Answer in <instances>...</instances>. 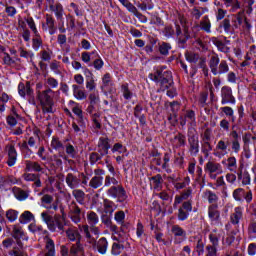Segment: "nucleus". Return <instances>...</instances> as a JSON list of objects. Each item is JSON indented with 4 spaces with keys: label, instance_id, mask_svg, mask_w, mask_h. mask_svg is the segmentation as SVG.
Returning <instances> with one entry per match:
<instances>
[{
    "label": "nucleus",
    "instance_id": "obj_64",
    "mask_svg": "<svg viewBox=\"0 0 256 256\" xmlns=\"http://www.w3.org/2000/svg\"><path fill=\"white\" fill-rule=\"evenodd\" d=\"M206 256H218L217 248L213 246H206Z\"/></svg>",
    "mask_w": 256,
    "mask_h": 256
},
{
    "label": "nucleus",
    "instance_id": "obj_46",
    "mask_svg": "<svg viewBox=\"0 0 256 256\" xmlns=\"http://www.w3.org/2000/svg\"><path fill=\"white\" fill-rule=\"evenodd\" d=\"M91 105H99L101 99L99 98V91H93L88 97Z\"/></svg>",
    "mask_w": 256,
    "mask_h": 256
},
{
    "label": "nucleus",
    "instance_id": "obj_28",
    "mask_svg": "<svg viewBox=\"0 0 256 256\" xmlns=\"http://www.w3.org/2000/svg\"><path fill=\"white\" fill-rule=\"evenodd\" d=\"M136 7L141 11H151L155 8L153 0H140L136 3Z\"/></svg>",
    "mask_w": 256,
    "mask_h": 256
},
{
    "label": "nucleus",
    "instance_id": "obj_36",
    "mask_svg": "<svg viewBox=\"0 0 256 256\" xmlns=\"http://www.w3.org/2000/svg\"><path fill=\"white\" fill-rule=\"evenodd\" d=\"M200 29L205 31V33H211V20H209V16H204L200 21Z\"/></svg>",
    "mask_w": 256,
    "mask_h": 256
},
{
    "label": "nucleus",
    "instance_id": "obj_39",
    "mask_svg": "<svg viewBox=\"0 0 256 256\" xmlns=\"http://www.w3.org/2000/svg\"><path fill=\"white\" fill-rule=\"evenodd\" d=\"M26 169L28 171H36L37 173H40V171H43V167H41V164L38 162H26Z\"/></svg>",
    "mask_w": 256,
    "mask_h": 256
},
{
    "label": "nucleus",
    "instance_id": "obj_41",
    "mask_svg": "<svg viewBox=\"0 0 256 256\" xmlns=\"http://www.w3.org/2000/svg\"><path fill=\"white\" fill-rule=\"evenodd\" d=\"M46 25L49 29L50 35L55 33V19L50 14H46Z\"/></svg>",
    "mask_w": 256,
    "mask_h": 256
},
{
    "label": "nucleus",
    "instance_id": "obj_52",
    "mask_svg": "<svg viewBox=\"0 0 256 256\" xmlns=\"http://www.w3.org/2000/svg\"><path fill=\"white\" fill-rule=\"evenodd\" d=\"M73 197H75L76 201H78V203H83V200L85 199V192H83L82 190L79 189H75L72 192Z\"/></svg>",
    "mask_w": 256,
    "mask_h": 256
},
{
    "label": "nucleus",
    "instance_id": "obj_18",
    "mask_svg": "<svg viewBox=\"0 0 256 256\" xmlns=\"http://www.w3.org/2000/svg\"><path fill=\"white\" fill-rule=\"evenodd\" d=\"M175 27L178 43H180V45H185V43H187V39H189V33L187 32V29L184 28V32L181 31V26H179V22L175 23Z\"/></svg>",
    "mask_w": 256,
    "mask_h": 256
},
{
    "label": "nucleus",
    "instance_id": "obj_50",
    "mask_svg": "<svg viewBox=\"0 0 256 256\" xmlns=\"http://www.w3.org/2000/svg\"><path fill=\"white\" fill-rule=\"evenodd\" d=\"M221 27H223L225 33H233V26L231 25V20H229V18H225L221 22Z\"/></svg>",
    "mask_w": 256,
    "mask_h": 256
},
{
    "label": "nucleus",
    "instance_id": "obj_59",
    "mask_svg": "<svg viewBox=\"0 0 256 256\" xmlns=\"http://www.w3.org/2000/svg\"><path fill=\"white\" fill-rule=\"evenodd\" d=\"M174 143H176L177 147H182L185 145V135L179 133L174 137Z\"/></svg>",
    "mask_w": 256,
    "mask_h": 256
},
{
    "label": "nucleus",
    "instance_id": "obj_3",
    "mask_svg": "<svg viewBox=\"0 0 256 256\" xmlns=\"http://www.w3.org/2000/svg\"><path fill=\"white\" fill-rule=\"evenodd\" d=\"M87 223L88 225L82 226V231L87 239V242L93 245V243H95V238L91 236V233H93V235H99L100 233L99 227H97V224L99 223V215L93 211L88 212Z\"/></svg>",
    "mask_w": 256,
    "mask_h": 256
},
{
    "label": "nucleus",
    "instance_id": "obj_51",
    "mask_svg": "<svg viewBox=\"0 0 256 256\" xmlns=\"http://www.w3.org/2000/svg\"><path fill=\"white\" fill-rule=\"evenodd\" d=\"M159 51L161 55H169V51H171V44L167 42H162L159 46Z\"/></svg>",
    "mask_w": 256,
    "mask_h": 256
},
{
    "label": "nucleus",
    "instance_id": "obj_49",
    "mask_svg": "<svg viewBox=\"0 0 256 256\" xmlns=\"http://www.w3.org/2000/svg\"><path fill=\"white\" fill-rule=\"evenodd\" d=\"M43 45V39H41V34L38 33V36H34L32 39V47L34 51H37Z\"/></svg>",
    "mask_w": 256,
    "mask_h": 256
},
{
    "label": "nucleus",
    "instance_id": "obj_26",
    "mask_svg": "<svg viewBox=\"0 0 256 256\" xmlns=\"http://www.w3.org/2000/svg\"><path fill=\"white\" fill-rule=\"evenodd\" d=\"M17 163V150L15 149V146L10 145L8 147V161L7 165L9 167H13Z\"/></svg>",
    "mask_w": 256,
    "mask_h": 256
},
{
    "label": "nucleus",
    "instance_id": "obj_58",
    "mask_svg": "<svg viewBox=\"0 0 256 256\" xmlns=\"http://www.w3.org/2000/svg\"><path fill=\"white\" fill-rule=\"evenodd\" d=\"M102 89L103 87H110V85H113V80L111 78V74L106 73L103 77H102Z\"/></svg>",
    "mask_w": 256,
    "mask_h": 256
},
{
    "label": "nucleus",
    "instance_id": "obj_31",
    "mask_svg": "<svg viewBox=\"0 0 256 256\" xmlns=\"http://www.w3.org/2000/svg\"><path fill=\"white\" fill-rule=\"evenodd\" d=\"M109 247V242H107V238L102 237L100 238L96 243V248L98 250V253L101 255H105L107 253V249Z\"/></svg>",
    "mask_w": 256,
    "mask_h": 256
},
{
    "label": "nucleus",
    "instance_id": "obj_27",
    "mask_svg": "<svg viewBox=\"0 0 256 256\" xmlns=\"http://www.w3.org/2000/svg\"><path fill=\"white\" fill-rule=\"evenodd\" d=\"M66 237L69 241H76V243L81 242V234L79 233V230L75 228H69L66 230Z\"/></svg>",
    "mask_w": 256,
    "mask_h": 256
},
{
    "label": "nucleus",
    "instance_id": "obj_6",
    "mask_svg": "<svg viewBox=\"0 0 256 256\" xmlns=\"http://www.w3.org/2000/svg\"><path fill=\"white\" fill-rule=\"evenodd\" d=\"M51 93H53L51 88L38 92V99L42 105L44 113H53V98H51Z\"/></svg>",
    "mask_w": 256,
    "mask_h": 256
},
{
    "label": "nucleus",
    "instance_id": "obj_45",
    "mask_svg": "<svg viewBox=\"0 0 256 256\" xmlns=\"http://www.w3.org/2000/svg\"><path fill=\"white\" fill-rule=\"evenodd\" d=\"M91 55H94V57H99V54L97 51L92 52H82L81 53V59L84 63H90L91 62Z\"/></svg>",
    "mask_w": 256,
    "mask_h": 256
},
{
    "label": "nucleus",
    "instance_id": "obj_20",
    "mask_svg": "<svg viewBox=\"0 0 256 256\" xmlns=\"http://www.w3.org/2000/svg\"><path fill=\"white\" fill-rule=\"evenodd\" d=\"M221 163L231 173H235V171H237V158H235L234 156H230L227 159H223Z\"/></svg>",
    "mask_w": 256,
    "mask_h": 256
},
{
    "label": "nucleus",
    "instance_id": "obj_43",
    "mask_svg": "<svg viewBox=\"0 0 256 256\" xmlns=\"http://www.w3.org/2000/svg\"><path fill=\"white\" fill-rule=\"evenodd\" d=\"M18 217H19V212L17 210L9 209L6 211V219L10 223H14V221H17Z\"/></svg>",
    "mask_w": 256,
    "mask_h": 256
},
{
    "label": "nucleus",
    "instance_id": "obj_15",
    "mask_svg": "<svg viewBox=\"0 0 256 256\" xmlns=\"http://www.w3.org/2000/svg\"><path fill=\"white\" fill-rule=\"evenodd\" d=\"M208 217L212 223L221 221V212H219V204H212L208 207Z\"/></svg>",
    "mask_w": 256,
    "mask_h": 256
},
{
    "label": "nucleus",
    "instance_id": "obj_62",
    "mask_svg": "<svg viewBox=\"0 0 256 256\" xmlns=\"http://www.w3.org/2000/svg\"><path fill=\"white\" fill-rule=\"evenodd\" d=\"M189 218V212L183 210L182 208L178 209V219L179 221H186Z\"/></svg>",
    "mask_w": 256,
    "mask_h": 256
},
{
    "label": "nucleus",
    "instance_id": "obj_13",
    "mask_svg": "<svg viewBox=\"0 0 256 256\" xmlns=\"http://www.w3.org/2000/svg\"><path fill=\"white\" fill-rule=\"evenodd\" d=\"M41 202L43 204V207L48 210L57 211L59 209V200H56L53 202V196L46 194L42 196Z\"/></svg>",
    "mask_w": 256,
    "mask_h": 256
},
{
    "label": "nucleus",
    "instance_id": "obj_10",
    "mask_svg": "<svg viewBox=\"0 0 256 256\" xmlns=\"http://www.w3.org/2000/svg\"><path fill=\"white\" fill-rule=\"evenodd\" d=\"M238 181H241L242 185H251V174L245 168V164L241 163L237 170Z\"/></svg>",
    "mask_w": 256,
    "mask_h": 256
},
{
    "label": "nucleus",
    "instance_id": "obj_11",
    "mask_svg": "<svg viewBox=\"0 0 256 256\" xmlns=\"http://www.w3.org/2000/svg\"><path fill=\"white\" fill-rule=\"evenodd\" d=\"M188 143L191 155H197L199 153V136L193 130L188 132Z\"/></svg>",
    "mask_w": 256,
    "mask_h": 256
},
{
    "label": "nucleus",
    "instance_id": "obj_17",
    "mask_svg": "<svg viewBox=\"0 0 256 256\" xmlns=\"http://www.w3.org/2000/svg\"><path fill=\"white\" fill-rule=\"evenodd\" d=\"M84 75L86 76V89H88V91H95L97 84L95 83L93 72H91L89 68H84Z\"/></svg>",
    "mask_w": 256,
    "mask_h": 256
},
{
    "label": "nucleus",
    "instance_id": "obj_4",
    "mask_svg": "<svg viewBox=\"0 0 256 256\" xmlns=\"http://www.w3.org/2000/svg\"><path fill=\"white\" fill-rule=\"evenodd\" d=\"M220 62V63H219ZM209 67L211 73L214 75H225V73H229V64L227 61H220L219 55L212 54L209 60Z\"/></svg>",
    "mask_w": 256,
    "mask_h": 256
},
{
    "label": "nucleus",
    "instance_id": "obj_25",
    "mask_svg": "<svg viewBox=\"0 0 256 256\" xmlns=\"http://www.w3.org/2000/svg\"><path fill=\"white\" fill-rule=\"evenodd\" d=\"M110 145H109V140L107 138H100L99 143H98V151L101 155V157H103L104 155H107V153H109V149H110Z\"/></svg>",
    "mask_w": 256,
    "mask_h": 256
},
{
    "label": "nucleus",
    "instance_id": "obj_56",
    "mask_svg": "<svg viewBox=\"0 0 256 256\" xmlns=\"http://www.w3.org/2000/svg\"><path fill=\"white\" fill-rule=\"evenodd\" d=\"M46 85H48L50 89H57L59 87V81L53 77H48L46 79Z\"/></svg>",
    "mask_w": 256,
    "mask_h": 256
},
{
    "label": "nucleus",
    "instance_id": "obj_1",
    "mask_svg": "<svg viewBox=\"0 0 256 256\" xmlns=\"http://www.w3.org/2000/svg\"><path fill=\"white\" fill-rule=\"evenodd\" d=\"M65 208L60 206V214H55L54 217L49 214V212H42L41 213V219L46 223L49 231H52L55 233V231H63L65 229V225H67V222L65 220Z\"/></svg>",
    "mask_w": 256,
    "mask_h": 256
},
{
    "label": "nucleus",
    "instance_id": "obj_23",
    "mask_svg": "<svg viewBox=\"0 0 256 256\" xmlns=\"http://www.w3.org/2000/svg\"><path fill=\"white\" fill-rule=\"evenodd\" d=\"M243 219V207L234 208V212L230 216L232 225H239V222Z\"/></svg>",
    "mask_w": 256,
    "mask_h": 256
},
{
    "label": "nucleus",
    "instance_id": "obj_16",
    "mask_svg": "<svg viewBox=\"0 0 256 256\" xmlns=\"http://www.w3.org/2000/svg\"><path fill=\"white\" fill-rule=\"evenodd\" d=\"M230 137H232L231 149L233 153H239L241 151V136L237 133V130H233Z\"/></svg>",
    "mask_w": 256,
    "mask_h": 256
},
{
    "label": "nucleus",
    "instance_id": "obj_35",
    "mask_svg": "<svg viewBox=\"0 0 256 256\" xmlns=\"http://www.w3.org/2000/svg\"><path fill=\"white\" fill-rule=\"evenodd\" d=\"M12 236L16 241H19V239H23L25 237V232H23V228L19 225H14L12 229Z\"/></svg>",
    "mask_w": 256,
    "mask_h": 256
},
{
    "label": "nucleus",
    "instance_id": "obj_53",
    "mask_svg": "<svg viewBox=\"0 0 256 256\" xmlns=\"http://www.w3.org/2000/svg\"><path fill=\"white\" fill-rule=\"evenodd\" d=\"M245 195V189L238 188L233 191V198L235 201H243V196Z\"/></svg>",
    "mask_w": 256,
    "mask_h": 256
},
{
    "label": "nucleus",
    "instance_id": "obj_57",
    "mask_svg": "<svg viewBox=\"0 0 256 256\" xmlns=\"http://www.w3.org/2000/svg\"><path fill=\"white\" fill-rule=\"evenodd\" d=\"M70 105H75V107L72 108V112L74 113V115H76L78 118L83 117V110H81L77 102L70 101Z\"/></svg>",
    "mask_w": 256,
    "mask_h": 256
},
{
    "label": "nucleus",
    "instance_id": "obj_14",
    "mask_svg": "<svg viewBox=\"0 0 256 256\" xmlns=\"http://www.w3.org/2000/svg\"><path fill=\"white\" fill-rule=\"evenodd\" d=\"M97 176H93L89 182V187L92 189H99L103 185L104 178L102 175H105V170H96L95 171Z\"/></svg>",
    "mask_w": 256,
    "mask_h": 256
},
{
    "label": "nucleus",
    "instance_id": "obj_8",
    "mask_svg": "<svg viewBox=\"0 0 256 256\" xmlns=\"http://www.w3.org/2000/svg\"><path fill=\"white\" fill-rule=\"evenodd\" d=\"M81 179H85V174L68 173L65 177L66 185L69 189H78L81 185Z\"/></svg>",
    "mask_w": 256,
    "mask_h": 256
},
{
    "label": "nucleus",
    "instance_id": "obj_19",
    "mask_svg": "<svg viewBox=\"0 0 256 256\" xmlns=\"http://www.w3.org/2000/svg\"><path fill=\"white\" fill-rule=\"evenodd\" d=\"M202 199L205 201H208L210 205H218L219 202V196L211 190H206L202 194Z\"/></svg>",
    "mask_w": 256,
    "mask_h": 256
},
{
    "label": "nucleus",
    "instance_id": "obj_21",
    "mask_svg": "<svg viewBox=\"0 0 256 256\" xmlns=\"http://www.w3.org/2000/svg\"><path fill=\"white\" fill-rule=\"evenodd\" d=\"M205 169L210 174L217 173V175H221V173H223V167L219 163L213 161L207 162Z\"/></svg>",
    "mask_w": 256,
    "mask_h": 256
},
{
    "label": "nucleus",
    "instance_id": "obj_32",
    "mask_svg": "<svg viewBox=\"0 0 256 256\" xmlns=\"http://www.w3.org/2000/svg\"><path fill=\"white\" fill-rule=\"evenodd\" d=\"M2 61L4 65H8L10 67H15L17 63H21L20 58H16L15 60H13V58H11V56L5 52L2 54Z\"/></svg>",
    "mask_w": 256,
    "mask_h": 256
},
{
    "label": "nucleus",
    "instance_id": "obj_48",
    "mask_svg": "<svg viewBox=\"0 0 256 256\" xmlns=\"http://www.w3.org/2000/svg\"><path fill=\"white\" fill-rule=\"evenodd\" d=\"M26 23L29 29H31L32 33L34 34V37H39V30H37V26L35 25V20H33V18H28L26 20Z\"/></svg>",
    "mask_w": 256,
    "mask_h": 256
},
{
    "label": "nucleus",
    "instance_id": "obj_9",
    "mask_svg": "<svg viewBox=\"0 0 256 256\" xmlns=\"http://www.w3.org/2000/svg\"><path fill=\"white\" fill-rule=\"evenodd\" d=\"M228 149H229V140L221 139L216 144L213 155L218 159H223V157H225V155L229 153Z\"/></svg>",
    "mask_w": 256,
    "mask_h": 256
},
{
    "label": "nucleus",
    "instance_id": "obj_63",
    "mask_svg": "<svg viewBox=\"0 0 256 256\" xmlns=\"http://www.w3.org/2000/svg\"><path fill=\"white\" fill-rule=\"evenodd\" d=\"M66 153L72 159L75 157V155H77V151L75 150V147L71 144L66 145Z\"/></svg>",
    "mask_w": 256,
    "mask_h": 256
},
{
    "label": "nucleus",
    "instance_id": "obj_37",
    "mask_svg": "<svg viewBox=\"0 0 256 256\" xmlns=\"http://www.w3.org/2000/svg\"><path fill=\"white\" fill-rule=\"evenodd\" d=\"M125 246L119 242H114L111 247V255L118 256L123 253Z\"/></svg>",
    "mask_w": 256,
    "mask_h": 256
},
{
    "label": "nucleus",
    "instance_id": "obj_29",
    "mask_svg": "<svg viewBox=\"0 0 256 256\" xmlns=\"http://www.w3.org/2000/svg\"><path fill=\"white\" fill-rule=\"evenodd\" d=\"M73 96L78 101H83V99H87V94H85V90L79 87L77 84L72 85Z\"/></svg>",
    "mask_w": 256,
    "mask_h": 256
},
{
    "label": "nucleus",
    "instance_id": "obj_2",
    "mask_svg": "<svg viewBox=\"0 0 256 256\" xmlns=\"http://www.w3.org/2000/svg\"><path fill=\"white\" fill-rule=\"evenodd\" d=\"M149 79L154 81L162 91L169 89L171 83H173V76L171 71L167 70V66H158L154 69V73L149 74Z\"/></svg>",
    "mask_w": 256,
    "mask_h": 256
},
{
    "label": "nucleus",
    "instance_id": "obj_42",
    "mask_svg": "<svg viewBox=\"0 0 256 256\" xmlns=\"http://www.w3.org/2000/svg\"><path fill=\"white\" fill-rule=\"evenodd\" d=\"M103 205H104L105 213H113V211L117 209V206H115V203H113V201L109 199H104Z\"/></svg>",
    "mask_w": 256,
    "mask_h": 256
},
{
    "label": "nucleus",
    "instance_id": "obj_61",
    "mask_svg": "<svg viewBox=\"0 0 256 256\" xmlns=\"http://www.w3.org/2000/svg\"><path fill=\"white\" fill-rule=\"evenodd\" d=\"M125 151H127V148L121 143L114 144L112 148V153H125Z\"/></svg>",
    "mask_w": 256,
    "mask_h": 256
},
{
    "label": "nucleus",
    "instance_id": "obj_60",
    "mask_svg": "<svg viewBox=\"0 0 256 256\" xmlns=\"http://www.w3.org/2000/svg\"><path fill=\"white\" fill-rule=\"evenodd\" d=\"M211 151H213V146L211 145V143L204 142V144L202 145V153H204L206 157H209V153H211Z\"/></svg>",
    "mask_w": 256,
    "mask_h": 256
},
{
    "label": "nucleus",
    "instance_id": "obj_38",
    "mask_svg": "<svg viewBox=\"0 0 256 256\" xmlns=\"http://www.w3.org/2000/svg\"><path fill=\"white\" fill-rule=\"evenodd\" d=\"M33 219H35V216H33V213H31L30 211H25L20 215L19 221L20 223L25 225V223H30V221H33Z\"/></svg>",
    "mask_w": 256,
    "mask_h": 256
},
{
    "label": "nucleus",
    "instance_id": "obj_54",
    "mask_svg": "<svg viewBox=\"0 0 256 256\" xmlns=\"http://www.w3.org/2000/svg\"><path fill=\"white\" fill-rule=\"evenodd\" d=\"M50 69L53 73L59 75V73H61V62H58L57 60L52 61L50 63Z\"/></svg>",
    "mask_w": 256,
    "mask_h": 256
},
{
    "label": "nucleus",
    "instance_id": "obj_24",
    "mask_svg": "<svg viewBox=\"0 0 256 256\" xmlns=\"http://www.w3.org/2000/svg\"><path fill=\"white\" fill-rule=\"evenodd\" d=\"M49 9L52 13H54L55 17L58 20L63 19L64 10H63V5H61V3L53 4L50 2Z\"/></svg>",
    "mask_w": 256,
    "mask_h": 256
},
{
    "label": "nucleus",
    "instance_id": "obj_34",
    "mask_svg": "<svg viewBox=\"0 0 256 256\" xmlns=\"http://www.w3.org/2000/svg\"><path fill=\"white\" fill-rule=\"evenodd\" d=\"M23 177L26 181H33L35 187H41V179L39 178V175L33 173H26L23 175Z\"/></svg>",
    "mask_w": 256,
    "mask_h": 256
},
{
    "label": "nucleus",
    "instance_id": "obj_12",
    "mask_svg": "<svg viewBox=\"0 0 256 256\" xmlns=\"http://www.w3.org/2000/svg\"><path fill=\"white\" fill-rule=\"evenodd\" d=\"M221 99L222 105H227V103L235 105V96H233V90L231 87L223 86L221 88Z\"/></svg>",
    "mask_w": 256,
    "mask_h": 256
},
{
    "label": "nucleus",
    "instance_id": "obj_44",
    "mask_svg": "<svg viewBox=\"0 0 256 256\" xmlns=\"http://www.w3.org/2000/svg\"><path fill=\"white\" fill-rule=\"evenodd\" d=\"M171 231H172L174 237H186L187 236V232L185 230H183V228H181L179 225L172 226Z\"/></svg>",
    "mask_w": 256,
    "mask_h": 256
},
{
    "label": "nucleus",
    "instance_id": "obj_40",
    "mask_svg": "<svg viewBox=\"0 0 256 256\" xmlns=\"http://www.w3.org/2000/svg\"><path fill=\"white\" fill-rule=\"evenodd\" d=\"M46 250L45 256H55V242L52 239L46 240Z\"/></svg>",
    "mask_w": 256,
    "mask_h": 256
},
{
    "label": "nucleus",
    "instance_id": "obj_33",
    "mask_svg": "<svg viewBox=\"0 0 256 256\" xmlns=\"http://www.w3.org/2000/svg\"><path fill=\"white\" fill-rule=\"evenodd\" d=\"M12 193L14 194L16 199H18V201H25V199L29 197V194L27 192H25L23 189L18 187H14L12 189Z\"/></svg>",
    "mask_w": 256,
    "mask_h": 256
},
{
    "label": "nucleus",
    "instance_id": "obj_55",
    "mask_svg": "<svg viewBox=\"0 0 256 256\" xmlns=\"http://www.w3.org/2000/svg\"><path fill=\"white\" fill-rule=\"evenodd\" d=\"M185 58L189 61V63H197V61H199V54H195L193 52H186Z\"/></svg>",
    "mask_w": 256,
    "mask_h": 256
},
{
    "label": "nucleus",
    "instance_id": "obj_30",
    "mask_svg": "<svg viewBox=\"0 0 256 256\" xmlns=\"http://www.w3.org/2000/svg\"><path fill=\"white\" fill-rule=\"evenodd\" d=\"M71 256H85V250L83 249V245L81 242H76L70 248Z\"/></svg>",
    "mask_w": 256,
    "mask_h": 256
},
{
    "label": "nucleus",
    "instance_id": "obj_5",
    "mask_svg": "<svg viewBox=\"0 0 256 256\" xmlns=\"http://www.w3.org/2000/svg\"><path fill=\"white\" fill-rule=\"evenodd\" d=\"M231 22L233 33H235V30L239 29L241 25L242 31H244V33H250L251 29L253 28L251 22L247 18H245V15H243V12H239L238 14L233 16Z\"/></svg>",
    "mask_w": 256,
    "mask_h": 256
},
{
    "label": "nucleus",
    "instance_id": "obj_47",
    "mask_svg": "<svg viewBox=\"0 0 256 256\" xmlns=\"http://www.w3.org/2000/svg\"><path fill=\"white\" fill-rule=\"evenodd\" d=\"M111 185H114L113 187H115L116 185H119V181L115 179L114 176H110L107 175L104 178V187H111Z\"/></svg>",
    "mask_w": 256,
    "mask_h": 256
},
{
    "label": "nucleus",
    "instance_id": "obj_7",
    "mask_svg": "<svg viewBox=\"0 0 256 256\" xmlns=\"http://www.w3.org/2000/svg\"><path fill=\"white\" fill-rule=\"evenodd\" d=\"M106 193L108 197H112V199H118L120 202L127 199V192H125V188L119 184L110 187Z\"/></svg>",
    "mask_w": 256,
    "mask_h": 256
},
{
    "label": "nucleus",
    "instance_id": "obj_22",
    "mask_svg": "<svg viewBox=\"0 0 256 256\" xmlns=\"http://www.w3.org/2000/svg\"><path fill=\"white\" fill-rule=\"evenodd\" d=\"M18 93L21 97H25L26 95L28 97H31L33 95V89H31V83L30 82H26V84L20 83L18 85Z\"/></svg>",
    "mask_w": 256,
    "mask_h": 256
}]
</instances>
